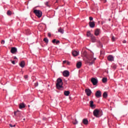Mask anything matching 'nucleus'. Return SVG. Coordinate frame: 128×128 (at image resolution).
<instances>
[{
    "label": "nucleus",
    "instance_id": "nucleus-1",
    "mask_svg": "<svg viewBox=\"0 0 128 128\" xmlns=\"http://www.w3.org/2000/svg\"><path fill=\"white\" fill-rule=\"evenodd\" d=\"M62 80L60 78L57 79V83L56 84V87L58 90H62Z\"/></svg>",
    "mask_w": 128,
    "mask_h": 128
},
{
    "label": "nucleus",
    "instance_id": "nucleus-2",
    "mask_svg": "<svg viewBox=\"0 0 128 128\" xmlns=\"http://www.w3.org/2000/svg\"><path fill=\"white\" fill-rule=\"evenodd\" d=\"M93 114L96 118H100L102 116V112L98 109H96L93 112Z\"/></svg>",
    "mask_w": 128,
    "mask_h": 128
},
{
    "label": "nucleus",
    "instance_id": "nucleus-3",
    "mask_svg": "<svg viewBox=\"0 0 128 128\" xmlns=\"http://www.w3.org/2000/svg\"><path fill=\"white\" fill-rule=\"evenodd\" d=\"M34 12L38 18H42V12L40 10H34Z\"/></svg>",
    "mask_w": 128,
    "mask_h": 128
},
{
    "label": "nucleus",
    "instance_id": "nucleus-4",
    "mask_svg": "<svg viewBox=\"0 0 128 128\" xmlns=\"http://www.w3.org/2000/svg\"><path fill=\"white\" fill-rule=\"evenodd\" d=\"M91 82H92L93 86H96V84H98V79L92 78L91 79Z\"/></svg>",
    "mask_w": 128,
    "mask_h": 128
},
{
    "label": "nucleus",
    "instance_id": "nucleus-5",
    "mask_svg": "<svg viewBox=\"0 0 128 128\" xmlns=\"http://www.w3.org/2000/svg\"><path fill=\"white\" fill-rule=\"evenodd\" d=\"M95 96L96 98H102V92L100 90L96 91L95 94Z\"/></svg>",
    "mask_w": 128,
    "mask_h": 128
},
{
    "label": "nucleus",
    "instance_id": "nucleus-6",
    "mask_svg": "<svg viewBox=\"0 0 128 128\" xmlns=\"http://www.w3.org/2000/svg\"><path fill=\"white\" fill-rule=\"evenodd\" d=\"M62 74L64 76H65V78H68V76H70V72L68 70H64Z\"/></svg>",
    "mask_w": 128,
    "mask_h": 128
},
{
    "label": "nucleus",
    "instance_id": "nucleus-7",
    "mask_svg": "<svg viewBox=\"0 0 128 128\" xmlns=\"http://www.w3.org/2000/svg\"><path fill=\"white\" fill-rule=\"evenodd\" d=\"M85 92L88 96H90L92 94V90L90 89H86Z\"/></svg>",
    "mask_w": 128,
    "mask_h": 128
},
{
    "label": "nucleus",
    "instance_id": "nucleus-8",
    "mask_svg": "<svg viewBox=\"0 0 128 128\" xmlns=\"http://www.w3.org/2000/svg\"><path fill=\"white\" fill-rule=\"evenodd\" d=\"M107 58L109 62H114V57L112 55H109Z\"/></svg>",
    "mask_w": 128,
    "mask_h": 128
},
{
    "label": "nucleus",
    "instance_id": "nucleus-9",
    "mask_svg": "<svg viewBox=\"0 0 128 128\" xmlns=\"http://www.w3.org/2000/svg\"><path fill=\"white\" fill-rule=\"evenodd\" d=\"M89 26L90 28H94V26H96V24H94V22H90Z\"/></svg>",
    "mask_w": 128,
    "mask_h": 128
},
{
    "label": "nucleus",
    "instance_id": "nucleus-10",
    "mask_svg": "<svg viewBox=\"0 0 128 128\" xmlns=\"http://www.w3.org/2000/svg\"><path fill=\"white\" fill-rule=\"evenodd\" d=\"M18 52V49L16 48L13 47L11 48L10 52L12 54H16Z\"/></svg>",
    "mask_w": 128,
    "mask_h": 128
},
{
    "label": "nucleus",
    "instance_id": "nucleus-11",
    "mask_svg": "<svg viewBox=\"0 0 128 128\" xmlns=\"http://www.w3.org/2000/svg\"><path fill=\"white\" fill-rule=\"evenodd\" d=\"M90 106L92 108H96V105L94 104V101H90Z\"/></svg>",
    "mask_w": 128,
    "mask_h": 128
},
{
    "label": "nucleus",
    "instance_id": "nucleus-12",
    "mask_svg": "<svg viewBox=\"0 0 128 128\" xmlns=\"http://www.w3.org/2000/svg\"><path fill=\"white\" fill-rule=\"evenodd\" d=\"M72 54L74 56H78V52L76 50L73 51Z\"/></svg>",
    "mask_w": 128,
    "mask_h": 128
},
{
    "label": "nucleus",
    "instance_id": "nucleus-13",
    "mask_svg": "<svg viewBox=\"0 0 128 128\" xmlns=\"http://www.w3.org/2000/svg\"><path fill=\"white\" fill-rule=\"evenodd\" d=\"M58 32H60V34H62L64 32V29L62 28H58Z\"/></svg>",
    "mask_w": 128,
    "mask_h": 128
},
{
    "label": "nucleus",
    "instance_id": "nucleus-14",
    "mask_svg": "<svg viewBox=\"0 0 128 128\" xmlns=\"http://www.w3.org/2000/svg\"><path fill=\"white\" fill-rule=\"evenodd\" d=\"M100 30L96 29L94 32L95 36H98V34H100Z\"/></svg>",
    "mask_w": 128,
    "mask_h": 128
},
{
    "label": "nucleus",
    "instance_id": "nucleus-15",
    "mask_svg": "<svg viewBox=\"0 0 128 128\" xmlns=\"http://www.w3.org/2000/svg\"><path fill=\"white\" fill-rule=\"evenodd\" d=\"M81 66H82V62H78L76 64L77 68H80Z\"/></svg>",
    "mask_w": 128,
    "mask_h": 128
},
{
    "label": "nucleus",
    "instance_id": "nucleus-16",
    "mask_svg": "<svg viewBox=\"0 0 128 128\" xmlns=\"http://www.w3.org/2000/svg\"><path fill=\"white\" fill-rule=\"evenodd\" d=\"M82 122L84 124H88V120L87 119H83Z\"/></svg>",
    "mask_w": 128,
    "mask_h": 128
},
{
    "label": "nucleus",
    "instance_id": "nucleus-17",
    "mask_svg": "<svg viewBox=\"0 0 128 128\" xmlns=\"http://www.w3.org/2000/svg\"><path fill=\"white\" fill-rule=\"evenodd\" d=\"M20 66L21 68H24V61H22L20 64Z\"/></svg>",
    "mask_w": 128,
    "mask_h": 128
},
{
    "label": "nucleus",
    "instance_id": "nucleus-18",
    "mask_svg": "<svg viewBox=\"0 0 128 128\" xmlns=\"http://www.w3.org/2000/svg\"><path fill=\"white\" fill-rule=\"evenodd\" d=\"M70 91H64V94L66 96H70Z\"/></svg>",
    "mask_w": 128,
    "mask_h": 128
},
{
    "label": "nucleus",
    "instance_id": "nucleus-19",
    "mask_svg": "<svg viewBox=\"0 0 128 128\" xmlns=\"http://www.w3.org/2000/svg\"><path fill=\"white\" fill-rule=\"evenodd\" d=\"M91 40L92 42H96V37L94 36H92L91 37Z\"/></svg>",
    "mask_w": 128,
    "mask_h": 128
},
{
    "label": "nucleus",
    "instance_id": "nucleus-20",
    "mask_svg": "<svg viewBox=\"0 0 128 128\" xmlns=\"http://www.w3.org/2000/svg\"><path fill=\"white\" fill-rule=\"evenodd\" d=\"M20 108H26V106H24V104H20L19 106Z\"/></svg>",
    "mask_w": 128,
    "mask_h": 128
},
{
    "label": "nucleus",
    "instance_id": "nucleus-21",
    "mask_svg": "<svg viewBox=\"0 0 128 128\" xmlns=\"http://www.w3.org/2000/svg\"><path fill=\"white\" fill-rule=\"evenodd\" d=\"M102 96L103 98H108V93L106 92H104Z\"/></svg>",
    "mask_w": 128,
    "mask_h": 128
},
{
    "label": "nucleus",
    "instance_id": "nucleus-22",
    "mask_svg": "<svg viewBox=\"0 0 128 128\" xmlns=\"http://www.w3.org/2000/svg\"><path fill=\"white\" fill-rule=\"evenodd\" d=\"M86 36H91V37L92 36V34L90 33V31H88L87 32Z\"/></svg>",
    "mask_w": 128,
    "mask_h": 128
},
{
    "label": "nucleus",
    "instance_id": "nucleus-23",
    "mask_svg": "<svg viewBox=\"0 0 128 128\" xmlns=\"http://www.w3.org/2000/svg\"><path fill=\"white\" fill-rule=\"evenodd\" d=\"M102 82H108V78H104L102 79Z\"/></svg>",
    "mask_w": 128,
    "mask_h": 128
},
{
    "label": "nucleus",
    "instance_id": "nucleus-24",
    "mask_svg": "<svg viewBox=\"0 0 128 128\" xmlns=\"http://www.w3.org/2000/svg\"><path fill=\"white\" fill-rule=\"evenodd\" d=\"M44 40L45 42H46V44H48V38H44Z\"/></svg>",
    "mask_w": 128,
    "mask_h": 128
},
{
    "label": "nucleus",
    "instance_id": "nucleus-25",
    "mask_svg": "<svg viewBox=\"0 0 128 128\" xmlns=\"http://www.w3.org/2000/svg\"><path fill=\"white\" fill-rule=\"evenodd\" d=\"M7 14L8 16H12V12L10 11V10H8L7 12Z\"/></svg>",
    "mask_w": 128,
    "mask_h": 128
},
{
    "label": "nucleus",
    "instance_id": "nucleus-26",
    "mask_svg": "<svg viewBox=\"0 0 128 128\" xmlns=\"http://www.w3.org/2000/svg\"><path fill=\"white\" fill-rule=\"evenodd\" d=\"M44 4L46 6H48V8H50V5L48 4V2H46L44 3Z\"/></svg>",
    "mask_w": 128,
    "mask_h": 128
},
{
    "label": "nucleus",
    "instance_id": "nucleus-27",
    "mask_svg": "<svg viewBox=\"0 0 128 128\" xmlns=\"http://www.w3.org/2000/svg\"><path fill=\"white\" fill-rule=\"evenodd\" d=\"M96 60V58H94V60H92V62H91V64H92L94 62V60Z\"/></svg>",
    "mask_w": 128,
    "mask_h": 128
},
{
    "label": "nucleus",
    "instance_id": "nucleus-28",
    "mask_svg": "<svg viewBox=\"0 0 128 128\" xmlns=\"http://www.w3.org/2000/svg\"><path fill=\"white\" fill-rule=\"evenodd\" d=\"M9 126H10V128H14V126H16L15 124L12 125V124H10Z\"/></svg>",
    "mask_w": 128,
    "mask_h": 128
},
{
    "label": "nucleus",
    "instance_id": "nucleus-29",
    "mask_svg": "<svg viewBox=\"0 0 128 128\" xmlns=\"http://www.w3.org/2000/svg\"><path fill=\"white\" fill-rule=\"evenodd\" d=\"M93 58H94V56H92V57L89 58H88L89 62H90V60H92Z\"/></svg>",
    "mask_w": 128,
    "mask_h": 128
},
{
    "label": "nucleus",
    "instance_id": "nucleus-30",
    "mask_svg": "<svg viewBox=\"0 0 128 128\" xmlns=\"http://www.w3.org/2000/svg\"><path fill=\"white\" fill-rule=\"evenodd\" d=\"M112 40L113 42H114L116 40V38H114V36L112 37Z\"/></svg>",
    "mask_w": 128,
    "mask_h": 128
},
{
    "label": "nucleus",
    "instance_id": "nucleus-31",
    "mask_svg": "<svg viewBox=\"0 0 128 128\" xmlns=\"http://www.w3.org/2000/svg\"><path fill=\"white\" fill-rule=\"evenodd\" d=\"M4 42H5L4 40H2L1 44H4Z\"/></svg>",
    "mask_w": 128,
    "mask_h": 128
},
{
    "label": "nucleus",
    "instance_id": "nucleus-32",
    "mask_svg": "<svg viewBox=\"0 0 128 128\" xmlns=\"http://www.w3.org/2000/svg\"><path fill=\"white\" fill-rule=\"evenodd\" d=\"M101 2H102L104 4H106V0H100Z\"/></svg>",
    "mask_w": 128,
    "mask_h": 128
},
{
    "label": "nucleus",
    "instance_id": "nucleus-33",
    "mask_svg": "<svg viewBox=\"0 0 128 128\" xmlns=\"http://www.w3.org/2000/svg\"><path fill=\"white\" fill-rule=\"evenodd\" d=\"M89 20H94V18L92 17V16H90L89 18Z\"/></svg>",
    "mask_w": 128,
    "mask_h": 128
},
{
    "label": "nucleus",
    "instance_id": "nucleus-34",
    "mask_svg": "<svg viewBox=\"0 0 128 128\" xmlns=\"http://www.w3.org/2000/svg\"><path fill=\"white\" fill-rule=\"evenodd\" d=\"M56 42V39L53 40L52 41L53 44H55Z\"/></svg>",
    "mask_w": 128,
    "mask_h": 128
},
{
    "label": "nucleus",
    "instance_id": "nucleus-35",
    "mask_svg": "<svg viewBox=\"0 0 128 128\" xmlns=\"http://www.w3.org/2000/svg\"><path fill=\"white\" fill-rule=\"evenodd\" d=\"M12 64H16V62L14 60H12Z\"/></svg>",
    "mask_w": 128,
    "mask_h": 128
},
{
    "label": "nucleus",
    "instance_id": "nucleus-36",
    "mask_svg": "<svg viewBox=\"0 0 128 128\" xmlns=\"http://www.w3.org/2000/svg\"><path fill=\"white\" fill-rule=\"evenodd\" d=\"M48 36H49V38H50V36H52V34H50V33H48Z\"/></svg>",
    "mask_w": 128,
    "mask_h": 128
},
{
    "label": "nucleus",
    "instance_id": "nucleus-37",
    "mask_svg": "<svg viewBox=\"0 0 128 128\" xmlns=\"http://www.w3.org/2000/svg\"><path fill=\"white\" fill-rule=\"evenodd\" d=\"M56 44H60V40H56Z\"/></svg>",
    "mask_w": 128,
    "mask_h": 128
},
{
    "label": "nucleus",
    "instance_id": "nucleus-38",
    "mask_svg": "<svg viewBox=\"0 0 128 128\" xmlns=\"http://www.w3.org/2000/svg\"><path fill=\"white\" fill-rule=\"evenodd\" d=\"M126 40H124L123 41V43H124V44H126Z\"/></svg>",
    "mask_w": 128,
    "mask_h": 128
},
{
    "label": "nucleus",
    "instance_id": "nucleus-39",
    "mask_svg": "<svg viewBox=\"0 0 128 128\" xmlns=\"http://www.w3.org/2000/svg\"><path fill=\"white\" fill-rule=\"evenodd\" d=\"M66 60L63 61V64H66Z\"/></svg>",
    "mask_w": 128,
    "mask_h": 128
},
{
    "label": "nucleus",
    "instance_id": "nucleus-40",
    "mask_svg": "<svg viewBox=\"0 0 128 128\" xmlns=\"http://www.w3.org/2000/svg\"><path fill=\"white\" fill-rule=\"evenodd\" d=\"M24 78H28V76H24Z\"/></svg>",
    "mask_w": 128,
    "mask_h": 128
},
{
    "label": "nucleus",
    "instance_id": "nucleus-41",
    "mask_svg": "<svg viewBox=\"0 0 128 128\" xmlns=\"http://www.w3.org/2000/svg\"><path fill=\"white\" fill-rule=\"evenodd\" d=\"M68 64H70V62H68Z\"/></svg>",
    "mask_w": 128,
    "mask_h": 128
},
{
    "label": "nucleus",
    "instance_id": "nucleus-42",
    "mask_svg": "<svg viewBox=\"0 0 128 128\" xmlns=\"http://www.w3.org/2000/svg\"><path fill=\"white\" fill-rule=\"evenodd\" d=\"M14 58H16V56L14 57Z\"/></svg>",
    "mask_w": 128,
    "mask_h": 128
},
{
    "label": "nucleus",
    "instance_id": "nucleus-43",
    "mask_svg": "<svg viewBox=\"0 0 128 128\" xmlns=\"http://www.w3.org/2000/svg\"><path fill=\"white\" fill-rule=\"evenodd\" d=\"M44 120H46V118H44Z\"/></svg>",
    "mask_w": 128,
    "mask_h": 128
},
{
    "label": "nucleus",
    "instance_id": "nucleus-44",
    "mask_svg": "<svg viewBox=\"0 0 128 128\" xmlns=\"http://www.w3.org/2000/svg\"><path fill=\"white\" fill-rule=\"evenodd\" d=\"M78 124V122H76L75 124Z\"/></svg>",
    "mask_w": 128,
    "mask_h": 128
},
{
    "label": "nucleus",
    "instance_id": "nucleus-45",
    "mask_svg": "<svg viewBox=\"0 0 128 128\" xmlns=\"http://www.w3.org/2000/svg\"><path fill=\"white\" fill-rule=\"evenodd\" d=\"M56 2H58V1H56Z\"/></svg>",
    "mask_w": 128,
    "mask_h": 128
}]
</instances>
